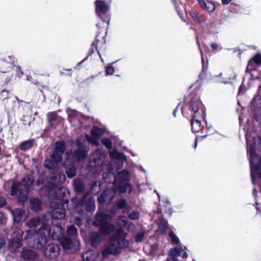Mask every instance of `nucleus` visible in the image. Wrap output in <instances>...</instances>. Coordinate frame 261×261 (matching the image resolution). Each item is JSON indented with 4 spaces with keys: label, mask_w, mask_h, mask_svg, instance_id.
<instances>
[{
    "label": "nucleus",
    "mask_w": 261,
    "mask_h": 261,
    "mask_svg": "<svg viewBox=\"0 0 261 261\" xmlns=\"http://www.w3.org/2000/svg\"><path fill=\"white\" fill-rule=\"evenodd\" d=\"M44 217L33 218L29 222L30 230L27 233V240L30 247L37 249H42L51 237L54 240H59L64 250L68 253L78 250L80 246L77 240L71 241L66 237L63 238L64 230L60 225L53 226L49 230L46 223L44 222Z\"/></svg>",
    "instance_id": "nucleus-1"
},
{
    "label": "nucleus",
    "mask_w": 261,
    "mask_h": 261,
    "mask_svg": "<svg viewBox=\"0 0 261 261\" xmlns=\"http://www.w3.org/2000/svg\"><path fill=\"white\" fill-rule=\"evenodd\" d=\"M110 155L111 159L114 160V162H116L117 163L115 167L111 165L108 169L109 172L103 173L102 177L107 182H110L111 180L108 179V176H112L114 178L115 189H111L105 191L102 195L98 199L100 203L111 201L117 192L123 193L127 190L129 192L131 191L130 185L126 182L129 178L128 172L126 170H123L121 172H118L117 175L113 172V170L115 169L118 170L122 167L123 161L126 160V156L116 150L110 151Z\"/></svg>",
    "instance_id": "nucleus-2"
},
{
    "label": "nucleus",
    "mask_w": 261,
    "mask_h": 261,
    "mask_svg": "<svg viewBox=\"0 0 261 261\" xmlns=\"http://www.w3.org/2000/svg\"><path fill=\"white\" fill-rule=\"evenodd\" d=\"M247 152L250 156V164L252 182L255 185L256 176L261 178V138H252L251 141L246 134Z\"/></svg>",
    "instance_id": "nucleus-3"
},
{
    "label": "nucleus",
    "mask_w": 261,
    "mask_h": 261,
    "mask_svg": "<svg viewBox=\"0 0 261 261\" xmlns=\"http://www.w3.org/2000/svg\"><path fill=\"white\" fill-rule=\"evenodd\" d=\"M111 218V216L104 212L99 211L97 213L94 224L100 226V233L93 232L89 235L88 241L92 246L101 241L102 236L100 233L103 235L108 234L114 230V226L113 225L108 224Z\"/></svg>",
    "instance_id": "nucleus-4"
},
{
    "label": "nucleus",
    "mask_w": 261,
    "mask_h": 261,
    "mask_svg": "<svg viewBox=\"0 0 261 261\" xmlns=\"http://www.w3.org/2000/svg\"><path fill=\"white\" fill-rule=\"evenodd\" d=\"M126 233L121 229L117 230L110 239L109 245L107 246L102 252L103 257L109 254L116 255L121 252V249L128 245L126 240Z\"/></svg>",
    "instance_id": "nucleus-5"
},
{
    "label": "nucleus",
    "mask_w": 261,
    "mask_h": 261,
    "mask_svg": "<svg viewBox=\"0 0 261 261\" xmlns=\"http://www.w3.org/2000/svg\"><path fill=\"white\" fill-rule=\"evenodd\" d=\"M33 178L31 175H27L23 177L21 182H13L11 187V195L18 196L19 201L23 202L27 198L29 190L33 184Z\"/></svg>",
    "instance_id": "nucleus-6"
},
{
    "label": "nucleus",
    "mask_w": 261,
    "mask_h": 261,
    "mask_svg": "<svg viewBox=\"0 0 261 261\" xmlns=\"http://www.w3.org/2000/svg\"><path fill=\"white\" fill-rule=\"evenodd\" d=\"M76 146L77 148V150L74 152V153L71 152L70 155L68 152L66 153V162L69 163V167L66 166V163H65L64 166H66V172L67 176L70 177H73L75 175V169L72 164L71 159L77 160H80L84 159L87 156V151L85 149L84 143L82 142L81 139H77L76 142Z\"/></svg>",
    "instance_id": "nucleus-7"
},
{
    "label": "nucleus",
    "mask_w": 261,
    "mask_h": 261,
    "mask_svg": "<svg viewBox=\"0 0 261 261\" xmlns=\"http://www.w3.org/2000/svg\"><path fill=\"white\" fill-rule=\"evenodd\" d=\"M96 12L98 16L101 19V22L97 24L98 29H102L105 36L107 35V29L110 22V17L106 16L105 18L102 17V15L105 14L109 9V6L103 1L97 0L95 2Z\"/></svg>",
    "instance_id": "nucleus-8"
},
{
    "label": "nucleus",
    "mask_w": 261,
    "mask_h": 261,
    "mask_svg": "<svg viewBox=\"0 0 261 261\" xmlns=\"http://www.w3.org/2000/svg\"><path fill=\"white\" fill-rule=\"evenodd\" d=\"M65 150V144L63 142H58L51 159L47 160L45 162V166L49 169L56 168L57 164L61 161L62 154Z\"/></svg>",
    "instance_id": "nucleus-9"
},
{
    "label": "nucleus",
    "mask_w": 261,
    "mask_h": 261,
    "mask_svg": "<svg viewBox=\"0 0 261 261\" xmlns=\"http://www.w3.org/2000/svg\"><path fill=\"white\" fill-rule=\"evenodd\" d=\"M28 227H29V223L28 224ZM30 230V227H29V229L26 231V232H23L21 233V231H18L17 232H14L13 234L12 239L9 241L8 244V249L12 252H14L17 251H19L18 249L22 246V242L21 240V236L24 237V240L26 241V243L28 244L29 246H30L27 242V233H28Z\"/></svg>",
    "instance_id": "nucleus-10"
},
{
    "label": "nucleus",
    "mask_w": 261,
    "mask_h": 261,
    "mask_svg": "<svg viewBox=\"0 0 261 261\" xmlns=\"http://www.w3.org/2000/svg\"><path fill=\"white\" fill-rule=\"evenodd\" d=\"M105 158L104 152L101 150H96L92 154L90 166L91 167L102 166L103 169L107 168V169L108 170L110 167H107L104 164Z\"/></svg>",
    "instance_id": "nucleus-11"
},
{
    "label": "nucleus",
    "mask_w": 261,
    "mask_h": 261,
    "mask_svg": "<svg viewBox=\"0 0 261 261\" xmlns=\"http://www.w3.org/2000/svg\"><path fill=\"white\" fill-rule=\"evenodd\" d=\"M104 130L102 128L93 126L91 131V137L86 135V140L93 145L97 146L99 144V138L103 135Z\"/></svg>",
    "instance_id": "nucleus-12"
},
{
    "label": "nucleus",
    "mask_w": 261,
    "mask_h": 261,
    "mask_svg": "<svg viewBox=\"0 0 261 261\" xmlns=\"http://www.w3.org/2000/svg\"><path fill=\"white\" fill-rule=\"evenodd\" d=\"M169 255L171 257L167 259L166 261H178L177 259L178 256H182L183 258H186L188 256V254L181 246L171 249Z\"/></svg>",
    "instance_id": "nucleus-13"
},
{
    "label": "nucleus",
    "mask_w": 261,
    "mask_h": 261,
    "mask_svg": "<svg viewBox=\"0 0 261 261\" xmlns=\"http://www.w3.org/2000/svg\"><path fill=\"white\" fill-rule=\"evenodd\" d=\"M60 253V247L58 245L50 244L48 245L44 251V255L49 258L57 257Z\"/></svg>",
    "instance_id": "nucleus-14"
},
{
    "label": "nucleus",
    "mask_w": 261,
    "mask_h": 261,
    "mask_svg": "<svg viewBox=\"0 0 261 261\" xmlns=\"http://www.w3.org/2000/svg\"><path fill=\"white\" fill-rule=\"evenodd\" d=\"M189 106L190 109L193 112L194 115L198 116L199 109L202 106L198 96L195 95L191 98Z\"/></svg>",
    "instance_id": "nucleus-15"
},
{
    "label": "nucleus",
    "mask_w": 261,
    "mask_h": 261,
    "mask_svg": "<svg viewBox=\"0 0 261 261\" xmlns=\"http://www.w3.org/2000/svg\"><path fill=\"white\" fill-rule=\"evenodd\" d=\"M197 1L200 6V7L204 10L210 13H211L215 11L216 9V6L213 2L208 1L206 2L204 0Z\"/></svg>",
    "instance_id": "nucleus-16"
},
{
    "label": "nucleus",
    "mask_w": 261,
    "mask_h": 261,
    "mask_svg": "<svg viewBox=\"0 0 261 261\" xmlns=\"http://www.w3.org/2000/svg\"><path fill=\"white\" fill-rule=\"evenodd\" d=\"M99 255V253L98 251L90 250L85 252L82 255V258L83 261H95Z\"/></svg>",
    "instance_id": "nucleus-17"
},
{
    "label": "nucleus",
    "mask_w": 261,
    "mask_h": 261,
    "mask_svg": "<svg viewBox=\"0 0 261 261\" xmlns=\"http://www.w3.org/2000/svg\"><path fill=\"white\" fill-rule=\"evenodd\" d=\"M13 220L15 222H20L24 220L25 215L24 212L21 209L17 208L12 211Z\"/></svg>",
    "instance_id": "nucleus-18"
},
{
    "label": "nucleus",
    "mask_w": 261,
    "mask_h": 261,
    "mask_svg": "<svg viewBox=\"0 0 261 261\" xmlns=\"http://www.w3.org/2000/svg\"><path fill=\"white\" fill-rule=\"evenodd\" d=\"M83 204L85 205L87 211L92 212L95 209L94 200L87 195L83 198Z\"/></svg>",
    "instance_id": "nucleus-19"
},
{
    "label": "nucleus",
    "mask_w": 261,
    "mask_h": 261,
    "mask_svg": "<svg viewBox=\"0 0 261 261\" xmlns=\"http://www.w3.org/2000/svg\"><path fill=\"white\" fill-rule=\"evenodd\" d=\"M198 116L194 115L193 120L191 121V126L192 132L194 133H198L202 130V126L201 122L196 118H198Z\"/></svg>",
    "instance_id": "nucleus-20"
},
{
    "label": "nucleus",
    "mask_w": 261,
    "mask_h": 261,
    "mask_svg": "<svg viewBox=\"0 0 261 261\" xmlns=\"http://www.w3.org/2000/svg\"><path fill=\"white\" fill-rule=\"evenodd\" d=\"M51 216L53 219H62L65 217L64 210L59 207L54 208L51 211Z\"/></svg>",
    "instance_id": "nucleus-21"
},
{
    "label": "nucleus",
    "mask_w": 261,
    "mask_h": 261,
    "mask_svg": "<svg viewBox=\"0 0 261 261\" xmlns=\"http://www.w3.org/2000/svg\"><path fill=\"white\" fill-rule=\"evenodd\" d=\"M117 223L120 227L127 226L128 228L132 230H133L134 227V225L132 223H128L127 218L124 216L119 217L117 220Z\"/></svg>",
    "instance_id": "nucleus-22"
},
{
    "label": "nucleus",
    "mask_w": 261,
    "mask_h": 261,
    "mask_svg": "<svg viewBox=\"0 0 261 261\" xmlns=\"http://www.w3.org/2000/svg\"><path fill=\"white\" fill-rule=\"evenodd\" d=\"M190 15L196 22L199 23H203L206 20V17L203 14H199L195 11L190 12Z\"/></svg>",
    "instance_id": "nucleus-23"
},
{
    "label": "nucleus",
    "mask_w": 261,
    "mask_h": 261,
    "mask_svg": "<svg viewBox=\"0 0 261 261\" xmlns=\"http://www.w3.org/2000/svg\"><path fill=\"white\" fill-rule=\"evenodd\" d=\"M116 206L119 209H123L124 213H127L130 208V206L126 204V201L123 199L119 200L116 204Z\"/></svg>",
    "instance_id": "nucleus-24"
},
{
    "label": "nucleus",
    "mask_w": 261,
    "mask_h": 261,
    "mask_svg": "<svg viewBox=\"0 0 261 261\" xmlns=\"http://www.w3.org/2000/svg\"><path fill=\"white\" fill-rule=\"evenodd\" d=\"M41 202L38 199H32L31 200V208L34 211H38L40 208Z\"/></svg>",
    "instance_id": "nucleus-25"
},
{
    "label": "nucleus",
    "mask_w": 261,
    "mask_h": 261,
    "mask_svg": "<svg viewBox=\"0 0 261 261\" xmlns=\"http://www.w3.org/2000/svg\"><path fill=\"white\" fill-rule=\"evenodd\" d=\"M66 177L64 174H59L58 177H55V179L51 181L53 185H58L60 183L64 182L65 180Z\"/></svg>",
    "instance_id": "nucleus-26"
},
{
    "label": "nucleus",
    "mask_w": 261,
    "mask_h": 261,
    "mask_svg": "<svg viewBox=\"0 0 261 261\" xmlns=\"http://www.w3.org/2000/svg\"><path fill=\"white\" fill-rule=\"evenodd\" d=\"M33 144V142L31 140H28L22 142L19 146L21 150H27L30 148Z\"/></svg>",
    "instance_id": "nucleus-27"
},
{
    "label": "nucleus",
    "mask_w": 261,
    "mask_h": 261,
    "mask_svg": "<svg viewBox=\"0 0 261 261\" xmlns=\"http://www.w3.org/2000/svg\"><path fill=\"white\" fill-rule=\"evenodd\" d=\"M76 229L73 225L69 226L67 229V234L70 237H75L76 235Z\"/></svg>",
    "instance_id": "nucleus-28"
},
{
    "label": "nucleus",
    "mask_w": 261,
    "mask_h": 261,
    "mask_svg": "<svg viewBox=\"0 0 261 261\" xmlns=\"http://www.w3.org/2000/svg\"><path fill=\"white\" fill-rule=\"evenodd\" d=\"M169 237L170 238L171 242L173 244H178L179 240L177 236L173 232L170 231Z\"/></svg>",
    "instance_id": "nucleus-29"
},
{
    "label": "nucleus",
    "mask_w": 261,
    "mask_h": 261,
    "mask_svg": "<svg viewBox=\"0 0 261 261\" xmlns=\"http://www.w3.org/2000/svg\"><path fill=\"white\" fill-rule=\"evenodd\" d=\"M253 62H254L257 65H261V55L260 54L256 55L252 60H250V61L249 62L248 66H250Z\"/></svg>",
    "instance_id": "nucleus-30"
},
{
    "label": "nucleus",
    "mask_w": 261,
    "mask_h": 261,
    "mask_svg": "<svg viewBox=\"0 0 261 261\" xmlns=\"http://www.w3.org/2000/svg\"><path fill=\"white\" fill-rule=\"evenodd\" d=\"M168 223L167 221L165 220H162L160 221L159 223V227L160 229L163 233L166 231L167 228Z\"/></svg>",
    "instance_id": "nucleus-31"
},
{
    "label": "nucleus",
    "mask_w": 261,
    "mask_h": 261,
    "mask_svg": "<svg viewBox=\"0 0 261 261\" xmlns=\"http://www.w3.org/2000/svg\"><path fill=\"white\" fill-rule=\"evenodd\" d=\"M73 185L75 189L78 191H81L83 189V185L82 181L80 180L76 179L74 180Z\"/></svg>",
    "instance_id": "nucleus-32"
},
{
    "label": "nucleus",
    "mask_w": 261,
    "mask_h": 261,
    "mask_svg": "<svg viewBox=\"0 0 261 261\" xmlns=\"http://www.w3.org/2000/svg\"><path fill=\"white\" fill-rule=\"evenodd\" d=\"M116 63V62H114L112 63H111V65L108 66L106 68V75H112L113 74V73L115 72V68L112 66V65Z\"/></svg>",
    "instance_id": "nucleus-33"
},
{
    "label": "nucleus",
    "mask_w": 261,
    "mask_h": 261,
    "mask_svg": "<svg viewBox=\"0 0 261 261\" xmlns=\"http://www.w3.org/2000/svg\"><path fill=\"white\" fill-rule=\"evenodd\" d=\"M144 232H139L135 236V240L137 242H142L144 239Z\"/></svg>",
    "instance_id": "nucleus-34"
},
{
    "label": "nucleus",
    "mask_w": 261,
    "mask_h": 261,
    "mask_svg": "<svg viewBox=\"0 0 261 261\" xmlns=\"http://www.w3.org/2000/svg\"><path fill=\"white\" fill-rule=\"evenodd\" d=\"M48 120L50 122H53L55 121L56 120H58L59 118L57 116L56 113L51 112L48 114Z\"/></svg>",
    "instance_id": "nucleus-35"
},
{
    "label": "nucleus",
    "mask_w": 261,
    "mask_h": 261,
    "mask_svg": "<svg viewBox=\"0 0 261 261\" xmlns=\"http://www.w3.org/2000/svg\"><path fill=\"white\" fill-rule=\"evenodd\" d=\"M165 210L167 212H169L170 214L172 213V211H171V203L168 200V199H165Z\"/></svg>",
    "instance_id": "nucleus-36"
},
{
    "label": "nucleus",
    "mask_w": 261,
    "mask_h": 261,
    "mask_svg": "<svg viewBox=\"0 0 261 261\" xmlns=\"http://www.w3.org/2000/svg\"><path fill=\"white\" fill-rule=\"evenodd\" d=\"M102 144L106 146L107 148H110L112 146V143L110 139L108 138H103L101 140Z\"/></svg>",
    "instance_id": "nucleus-37"
},
{
    "label": "nucleus",
    "mask_w": 261,
    "mask_h": 261,
    "mask_svg": "<svg viewBox=\"0 0 261 261\" xmlns=\"http://www.w3.org/2000/svg\"><path fill=\"white\" fill-rule=\"evenodd\" d=\"M140 216L139 213L138 212H134L130 213L128 217L130 219L137 220L139 219Z\"/></svg>",
    "instance_id": "nucleus-38"
},
{
    "label": "nucleus",
    "mask_w": 261,
    "mask_h": 261,
    "mask_svg": "<svg viewBox=\"0 0 261 261\" xmlns=\"http://www.w3.org/2000/svg\"><path fill=\"white\" fill-rule=\"evenodd\" d=\"M68 115L70 117H74L77 115V112L74 110H69L68 111Z\"/></svg>",
    "instance_id": "nucleus-39"
},
{
    "label": "nucleus",
    "mask_w": 261,
    "mask_h": 261,
    "mask_svg": "<svg viewBox=\"0 0 261 261\" xmlns=\"http://www.w3.org/2000/svg\"><path fill=\"white\" fill-rule=\"evenodd\" d=\"M6 203V199L4 197H0V208L4 206Z\"/></svg>",
    "instance_id": "nucleus-40"
},
{
    "label": "nucleus",
    "mask_w": 261,
    "mask_h": 261,
    "mask_svg": "<svg viewBox=\"0 0 261 261\" xmlns=\"http://www.w3.org/2000/svg\"><path fill=\"white\" fill-rule=\"evenodd\" d=\"M245 91V88H244V86L243 85H241L240 88H239V94H240L241 93H243Z\"/></svg>",
    "instance_id": "nucleus-41"
},
{
    "label": "nucleus",
    "mask_w": 261,
    "mask_h": 261,
    "mask_svg": "<svg viewBox=\"0 0 261 261\" xmlns=\"http://www.w3.org/2000/svg\"><path fill=\"white\" fill-rule=\"evenodd\" d=\"M5 241L3 238H0V249L4 245Z\"/></svg>",
    "instance_id": "nucleus-42"
},
{
    "label": "nucleus",
    "mask_w": 261,
    "mask_h": 261,
    "mask_svg": "<svg viewBox=\"0 0 261 261\" xmlns=\"http://www.w3.org/2000/svg\"><path fill=\"white\" fill-rule=\"evenodd\" d=\"M5 219L4 215L2 213H0V223H2L3 220Z\"/></svg>",
    "instance_id": "nucleus-43"
},
{
    "label": "nucleus",
    "mask_w": 261,
    "mask_h": 261,
    "mask_svg": "<svg viewBox=\"0 0 261 261\" xmlns=\"http://www.w3.org/2000/svg\"><path fill=\"white\" fill-rule=\"evenodd\" d=\"M211 47L214 50H216L218 48V45L216 43H212L211 44Z\"/></svg>",
    "instance_id": "nucleus-44"
},
{
    "label": "nucleus",
    "mask_w": 261,
    "mask_h": 261,
    "mask_svg": "<svg viewBox=\"0 0 261 261\" xmlns=\"http://www.w3.org/2000/svg\"><path fill=\"white\" fill-rule=\"evenodd\" d=\"M232 0H222V3L224 5H227L230 3Z\"/></svg>",
    "instance_id": "nucleus-45"
},
{
    "label": "nucleus",
    "mask_w": 261,
    "mask_h": 261,
    "mask_svg": "<svg viewBox=\"0 0 261 261\" xmlns=\"http://www.w3.org/2000/svg\"><path fill=\"white\" fill-rule=\"evenodd\" d=\"M259 96L254 97L252 101V104L254 105L256 102V100H259Z\"/></svg>",
    "instance_id": "nucleus-46"
},
{
    "label": "nucleus",
    "mask_w": 261,
    "mask_h": 261,
    "mask_svg": "<svg viewBox=\"0 0 261 261\" xmlns=\"http://www.w3.org/2000/svg\"><path fill=\"white\" fill-rule=\"evenodd\" d=\"M97 42H98V40H96V41H94L93 43H92L93 46H95L96 49H97L96 44H97Z\"/></svg>",
    "instance_id": "nucleus-47"
},
{
    "label": "nucleus",
    "mask_w": 261,
    "mask_h": 261,
    "mask_svg": "<svg viewBox=\"0 0 261 261\" xmlns=\"http://www.w3.org/2000/svg\"><path fill=\"white\" fill-rule=\"evenodd\" d=\"M98 54H99V57H100V59H101V61H102V62H103V60L102 58L101 57V56L100 55V53H99V52H98Z\"/></svg>",
    "instance_id": "nucleus-48"
},
{
    "label": "nucleus",
    "mask_w": 261,
    "mask_h": 261,
    "mask_svg": "<svg viewBox=\"0 0 261 261\" xmlns=\"http://www.w3.org/2000/svg\"><path fill=\"white\" fill-rule=\"evenodd\" d=\"M139 169H140L141 170L143 171V172H145V170L143 168V167H139Z\"/></svg>",
    "instance_id": "nucleus-49"
},
{
    "label": "nucleus",
    "mask_w": 261,
    "mask_h": 261,
    "mask_svg": "<svg viewBox=\"0 0 261 261\" xmlns=\"http://www.w3.org/2000/svg\"><path fill=\"white\" fill-rule=\"evenodd\" d=\"M129 152L131 153L132 156H135V154L132 151H129Z\"/></svg>",
    "instance_id": "nucleus-50"
},
{
    "label": "nucleus",
    "mask_w": 261,
    "mask_h": 261,
    "mask_svg": "<svg viewBox=\"0 0 261 261\" xmlns=\"http://www.w3.org/2000/svg\"><path fill=\"white\" fill-rule=\"evenodd\" d=\"M4 187L5 188H6V183L4 184Z\"/></svg>",
    "instance_id": "nucleus-51"
},
{
    "label": "nucleus",
    "mask_w": 261,
    "mask_h": 261,
    "mask_svg": "<svg viewBox=\"0 0 261 261\" xmlns=\"http://www.w3.org/2000/svg\"><path fill=\"white\" fill-rule=\"evenodd\" d=\"M177 11H178V13L179 14H180V12H179V11L178 10H177Z\"/></svg>",
    "instance_id": "nucleus-52"
},
{
    "label": "nucleus",
    "mask_w": 261,
    "mask_h": 261,
    "mask_svg": "<svg viewBox=\"0 0 261 261\" xmlns=\"http://www.w3.org/2000/svg\"><path fill=\"white\" fill-rule=\"evenodd\" d=\"M202 62L203 63V57H202Z\"/></svg>",
    "instance_id": "nucleus-53"
},
{
    "label": "nucleus",
    "mask_w": 261,
    "mask_h": 261,
    "mask_svg": "<svg viewBox=\"0 0 261 261\" xmlns=\"http://www.w3.org/2000/svg\"><path fill=\"white\" fill-rule=\"evenodd\" d=\"M196 146H197V143L196 142L195 145V147H196Z\"/></svg>",
    "instance_id": "nucleus-54"
},
{
    "label": "nucleus",
    "mask_w": 261,
    "mask_h": 261,
    "mask_svg": "<svg viewBox=\"0 0 261 261\" xmlns=\"http://www.w3.org/2000/svg\"><path fill=\"white\" fill-rule=\"evenodd\" d=\"M254 191V195H255V189H253Z\"/></svg>",
    "instance_id": "nucleus-55"
}]
</instances>
